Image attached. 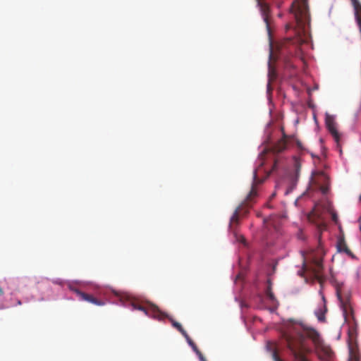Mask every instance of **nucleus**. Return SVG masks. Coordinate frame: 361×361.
Segmentation results:
<instances>
[{
    "label": "nucleus",
    "instance_id": "f257e3e1",
    "mask_svg": "<svg viewBox=\"0 0 361 361\" xmlns=\"http://www.w3.org/2000/svg\"><path fill=\"white\" fill-rule=\"evenodd\" d=\"M290 11L293 15L295 25L288 23L286 25V39L292 42L291 45L312 44L309 32L310 15L307 0H295L291 4Z\"/></svg>",
    "mask_w": 361,
    "mask_h": 361
},
{
    "label": "nucleus",
    "instance_id": "f03ea898",
    "mask_svg": "<svg viewBox=\"0 0 361 361\" xmlns=\"http://www.w3.org/2000/svg\"><path fill=\"white\" fill-rule=\"evenodd\" d=\"M287 346L290 350L295 361H310L306 355L310 353V349L305 344V335L301 332H297L295 335L286 334Z\"/></svg>",
    "mask_w": 361,
    "mask_h": 361
},
{
    "label": "nucleus",
    "instance_id": "7ed1b4c3",
    "mask_svg": "<svg viewBox=\"0 0 361 361\" xmlns=\"http://www.w3.org/2000/svg\"><path fill=\"white\" fill-rule=\"evenodd\" d=\"M257 195V192L253 186L252 188H251L246 199L236 208L232 216L231 217L229 225L231 230H233V231H235V227L239 224L240 216L246 215L248 213L249 208L252 207V204L254 202V200Z\"/></svg>",
    "mask_w": 361,
    "mask_h": 361
},
{
    "label": "nucleus",
    "instance_id": "20e7f679",
    "mask_svg": "<svg viewBox=\"0 0 361 361\" xmlns=\"http://www.w3.org/2000/svg\"><path fill=\"white\" fill-rule=\"evenodd\" d=\"M305 330L307 337L312 341L319 357L324 359L330 357L333 353L332 350L329 345L324 343L318 331L312 328H307Z\"/></svg>",
    "mask_w": 361,
    "mask_h": 361
},
{
    "label": "nucleus",
    "instance_id": "39448f33",
    "mask_svg": "<svg viewBox=\"0 0 361 361\" xmlns=\"http://www.w3.org/2000/svg\"><path fill=\"white\" fill-rule=\"evenodd\" d=\"M336 292L343 310L345 320L348 321L350 317L354 319L353 310L350 304V294L349 291L345 290L343 283H338L336 287Z\"/></svg>",
    "mask_w": 361,
    "mask_h": 361
},
{
    "label": "nucleus",
    "instance_id": "423d86ee",
    "mask_svg": "<svg viewBox=\"0 0 361 361\" xmlns=\"http://www.w3.org/2000/svg\"><path fill=\"white\" fill-rule=\"evenodd\" d=\"M130 305L133 310L142 311L147 316L159 320H161L166 317L157 305L152 303L148 302L146 305H142L135 302H130Z\"/></svg>",
    "mask_w": 361,
    "mask_h": 361
},
{
    "label": "nucleus",
    "instance_id": "0eeeda50",
    "mask_svg": "<svg viewBox=\"0 0 361 361\" xmlns=\"http://www.w3.org/2000/svg\"><path fill=\"white\" fill-rule=\"evenodd\" d=\"M288 137L283 135V137L280 139L271 149H264L262 152L259 156V167H262L265 164V156L270 151H271L274 154L280 153L285 150L288 147Z\"/></svg>",
    "mask_w": 361,
    "mask_h": 361
},
{
    "label": "nucleus",
    "instance_id": "6e6552de",
    "mask_svg": "<svg viewBox=\"0 0 361 361\" xmlns=\"http://www.w3.org/2000/svg\"><path fill=\"white\" fill-rule=\"evenodd\" d=\"M282 47H269V80L271 82L276 78V73L273 66L271 62L276 61L279 58V53L281 52V48ZM270 86V82L268 84V87Z\"/></svg>",
    "mask_w": 361,
    "mask_h": 361
},
{
    "label": "nucleus",
    "instance_id": "1a4fd4ad",
    "mask_svg": "<svg viewBox=\"0 0 361 361\" xmlns=\"http://www.w3.org/2000/svg\"><path fill=\"white\" fill-rule=\"evenodd\" d=\"M325 124L335 141L338 143L340 140V134L336 129V123L334 116L326 114L325 118Z\"/></svg>",
    "mask_w": 361,
    "mask_h": 361
},
{
    "label": "nucleus",
    "instance_id": "9d476101",
    "mask_svg": "<svg viewBox=\"0 0 361 361\" xmlns=\"http://www.w3.org/2000/svg\"><path fill=\"white\" fill-rule=\"evenodd\" d=\"M259 6H260L262 16L263 17V19L266 24V27H267V33H268V36H269V45H274V42L271 39V27H270L269 20V7L265 3H260Z\"/></svg>",
    "mask_w": 361,
    "mask_h": 361
},
{
    "label": "nucleus",
    "instance_id": "9b49d317",
    "mask_svg": "<svg viewBox=\"0 0 361 361\" xmlns=\"http://www.w3.org/2000/svg\"><path fill=\"white\" fill-rule=\"evenodd\" d=\"M300 161L298 159H295L293 164V171L288 175V180L290 183V190H292L296 185L300 172Z\"/></svg>",
    "mask_w": 361,
    "mask_h": 361
},
{
    "label": "nucleus",
    "instance_id": "f8f14e48",
    "mask_svg": "<svg viewBox=\"0 0 361 361\" xmlns=\"http://www.w3.org/2000/svg\"><path fill=\"white\" fill-rule=\"evenodd\" d=\"M75 293L79 296L80 299L82 300L87 301L97 306H102L104 305V302L103 301L98 300L92 295L83 293L78 290H75Z\"/></svg>",
    "mask_w": 361,
    "mask_h": 361
},
{
    "label": "nucleus",
    "instance_id": "ddd939ff",
    "mask_svg": "<svg viewBox=\"0 0 361 361\" xmlns=\"http://www.w3.org/2000/svg\"><path fill=\"white\" fill-rule=\"evenodd\" d=\"M326 299L324 295H322V305L321 307H319L318 309L315 311V314L319 322H325V314L327 312V307L326 304Z\"/></svg>",
    "mask_w": 361,
    "mask_h": 361
},
{
    "label": "nucleus",
    "instance_id": "4468645a",
    "mask_svg": "<svg viewBox=\"0 0 361 361\" xmlns=\"http://www.w3.org/2000/svg\"><path fill=\"white\" fill-rule=\"evenodd\" d=\"M337 248L339 252H343L347 255L350 257L352 259H355V256L353 255V253L350 251V250L348 248L345 240L343 238H340L338 240L337 243Z\"/></svg>",
    "mask_w": 361,
    "mask_h": 361
},
{
    "label": "nucleus",
    "instance_id": "2eb2a0df",
    "mask_svg": "<svg viewBox=\"0 0 361 361\" xmlns=\"http://www.w3.org/2000/svg\"><path fill=\"white\" fill-rule=\"evenodd\" d=\"M266 295H267V297L268 298V299L272 303H275V302H277L276 299L275 298V295H274V294L273 293V292L271 290V283H270L269 281V285H268L267 290H266Z\"/></svg>",
    "mask_w": 361,
    "mask_h": 361
},
{
    "label": "nucleus",
    "instance_id": "dca6fc26",
    "mask_svg": "<svg viewBox=\"0 0 361 361\" xmlns=\"http://www.w3.org/2000/svg\"><path fill=\"white\" fill-rule=\"evenodd\" d=\"M171 322L172 323L173 326L175 327L178 331H180L183 336H187L186 331L182 327V326L180 323H178L173 319H171Z\"/></svg>",
    "mask_w": 361,
    "mask_h": 361
},
{
    "label": "nucleus",
    "instance_id": "f3484780",
    "mask_svg": "<svg viewBox=\"0 0 361 361\" xmlns=\"http://www.w3.org/2000/svg\"><path fill=\"white\" fill-rule=\"evenodd\" d=\"M315 174L317 175V177H315L314 178L313 181L316 184H319V180L318 179H322L324 180H327V177H326V176L325 175V173L324 172H317Z\"/></svg>",
    "mask_w": 361,
    "mask_h": 361
},
{
    "label": "nucleus",
    "instance_id": "a211bd4d",
    "mask_svg": "<svg viewBox=\"0 0 361 361\" xmlns=\"http://www.w3.org/2000/svg\"><path fill=\"white\" fill-rule=\"evenodd\" d=\"M188 344L192 347V350L196 352L199 349L197 348L196 344L192 341V339L190 338V336H188V334H187V336H184Z\"/></svg>",
    "mask_w": 361,
    "mask_h": 361
},
{
    "label": "nucleus",
    "instance_id": "6ab92c4d",
    "mask_svg": "<svg viewBox=\"0 0 361 361\" xmlns=\"http://www.w3.org/2000/svg\"><path fill=\"white\" fill-rule=\"evenodd\" d=\"M314 264H315V267H316V269H317V271H319L322 267H323V265H322V259H316L314 261Z\"/></svg>",
    "mask_w": 361,
    "mask_h": 361
},
{
    "label": "nucleus",
    "instance_id": "aec40b11",
    "mask_svg": "<svg viewBox=\"0 0 361 361\" xmlns=\"http://www.w3.org/2000/svg\"><path fill=\"white\" fill-rule=\"evenodd\" d=\"M272 357L274 361H283L279 356L276 350H274L272 353Z\"/></svg>",
    "mask_w": 361,
    "mask_h": 361
},
{
    "label": "nucleus",
    "instance_id": "412c9836",
    "mask_svg": "<svg viewBox=\"0 0 361 361\" xmlns=\"http://www.w3.org/2000/svg\"><path fill=\"white\" fill-rule=\"evenodd\" d=\"M257 171H259V169H257V170H255L254 171V176H253V178H254V183L252 184V188L254 186L255 190H257V188H256V186H255V183L257 182Z\"/></svg>",
    "mask_w": 361,
    "mask_h": 361
},
{
    "label": "nucleus",
    "instance_id": "4be33fe9",
    "mask_svg": "<svg viewBox=\"0 0 361 361\" xmlns=\"http://www.w3.org/2000/svg\"><path fill=\"white\" fill-rule=\"evenodd\" d=\"M195 353L198 355V357L201 361H207L205 357L203 356V355L199 350L197 351H196Z\"/></svg>",
    "mask_w": 361,
    "mask_h": 361
},
{
    "label": "nucleus",
    "instance_id": "5701e85b",
    "mask_svg": "<svg viewBox=\"0 0 361 361\" xmlns=\"http://www.w3.org/2000/svg\"><path fill=\"white\" fill-rule=\"evenodd\" d=\"M320 189H321V190L322 191L323 193H326V191H327V188L324 186V185L321 186Z\"/></svg>",
    "mask_w": 361,
    "mask_h": 361
},
{
    "label": "nucleus",
    "instance_id": "b1692460",
    "mask_svg": "<svg viewBox=\"0 0 361 361\" xmlns=\"http://www.w3.org/2000/svg\"><path fill=\"white\" fill-rule=\"evenodd\" d=\"M276 166H277V161L274 160V164H273V167H272V171L276 170Z\"/></svg>",
    "mask_w": 361,
    "mask_h": 361
},
{
    "label": "nucleus",
    "instance_id": "393cba45",
    "mask_svg": "<svg viewBox=\"0 0 361 361\" xmlns=\"http://www.w3.org/2000/svg\"><path fill=\"white\" fill-rule=\"evenodd\" d=\"M240 241H241L242 243H244V242H245V238H244V237L240 236Z\"/></svg>",
    "mask_w": 361,
    "mask_h": 361
},
{
    "label": "nucleus",
    "instance_id": "a878e982",
    "mask_svg": "<svg viewBox=\"0 0 361 361\" xmlns=\"http://www.w3.org/2000/svg\"><path fill=\"white\" fill-rule=\"evenodd\" d=\"M360 229L361 231V217L359 219Z\"/></svg>",
    "mask_w": 361,
    "mask_h": 361
},
{
    "label": "nucleus",
    "instance_id": "bb28decb",
    "mask_svg": "<svg viewBox=\"0 0 361 361\" xmlns=\"http://www.w3.org/2000/svg\"><path fill=\"white\" fill-rule=\"evenodd\" d=\"M4 295V291L2 290V288H0V295Z\"/></svg>",
    "mask_w": 361,
    "mask_h": 361
},
{
    "label": "nucleus",
    "instance_id": "cd10ccee",
    "mask_svg": "<svg viewBox=\"0 0 361 361\" xmlns=\"http://www.w3.org/2000/svg\"><path fill=\"white\" fill-rule=\"evenodd\" d=\"M336 219H337L336 215V214H334V215H333V219H334V221H336Z\"/></svg>",
    "mask_w": 361,
    "mask_h": 361
},
{
    "label": "nucleus",
    "instance_id": "c85d7f7f",
    "mask_svg": "<svg viewBox=\"0 0 361 361\" xmlns=\"http://www.w3.org/2000/svg\"><path fill=\"white\" fill-rule=\"evenodd\" d=\"M275 193H273L272 195H271V197H274L275 196Z\"/></svg>",
    "mask_w": 361,
    "mask_h": 361
},
{
    "label": "nucleus",
    "instance_id": "c756f323",
    "mask_svg": "<svg viewBox=\"0 0 361 361\" xmlns=\"http://www.w3.org/2000/svg\"><path fill=\"white\" fill-rule=\"evenodd\" d=\"M298 147H300V143L299 142H298Z\"/></svg>",
    "mask_w": 361,
    "mask_h": 361
},
{
    "label": "nucleus",
    "instance_id": "7c9ffc66",
    "mask_svg": "<svg viewBox=\"0 0 361 361\" xmlns=\"http://www.w3.org/2000/svg\"><path fill=\"white\" fill-rule=\"evenodd\" d=\"M360 201H361V195H360Z\"/></svg>",
    "mask_w": 361,
    "mask_h": 361
}]
</instances>
